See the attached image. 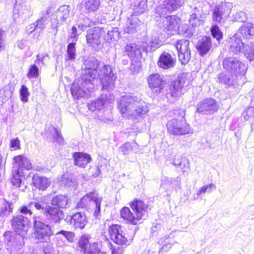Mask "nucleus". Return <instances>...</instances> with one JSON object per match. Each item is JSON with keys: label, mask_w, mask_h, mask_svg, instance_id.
I'll return each instance as SVG.
<instances>
[{"label": "nucleus", "mask_w": 254, "mask_h": 254, "mask_svg": "<svg viewBox=\"0 0 254 254\" xmlns=\"http://www.w3.org/2000/svg\"><path fill=\"white\" fill-rule=\"evenodd\" d=\"M233 8V4L230 2L222 3L215 6L213 10V20L216 23H221L230 15Z\"/></svg>", "instance_id": "f8f14e48"}, {"label": "nucleus", "mask_w": 254, "mask_h": 254, "mask_svg": "<svg viewBox=\"0 0 254 254\" xmlns=\"http://www.w3.org/2000/svg\"><path fill=\"white\" fill-rule=\"evenodd\" d=\"M189 23L193 28H195L202 23V20L196 16V13H193L190 15Z\"/></svg>", "instance_id": "6e6d98bb"}, {"label": "nucleus", "mask_w": 254, "mask_h": 254, "mask_svg": "<svg viewBox=\"0 0 254 254\" xmlns=\"http://www.w3.org/2000/svg\"><path fill=\"white\" fill-rule=\"evenodd\" d=\"M52 132L53 133L54 141H56L59 144H63L64 142V138L57 128L53 127V131H52Z\"/></svg>", "instance_id": "5fc2aeb1"}, {"label": "nucleus", "mask_w": 254, "mask_h": 254, "mask_svg": "<svg viewBox=\"0 0 254 254\" xmlns=\"http://www.w3.org/2000/svg\"><path fill=\"white\" fill-rule=\"evenodd\" d=\"M178 20L175 15L167 16L163 20L164 26L168 30H175L178 27Z\"/></svg>", "instance_id": "c9c22d12"}, {"label": "nucleus", "mask_w": 254, "mask_h": 254, "mask_svg": "<svg viewBox=\"0 0 254 254\" xmlns=\"http://www.w3.org/2000/svg\"><path fill=\"white\" fill-rule=\"evenodd\" d=\"M222 65L225 69L233 74L237 79H241L245 75L248 67L247 64L232 57L225 58Z\"/></svg>", "instance_id": "20e7f679"}, {"label": "nucleus", "mask_w": 254, "mask_h": 254, "mask_svg": "<svg viewBox=\"0 0 254 254\" xmlns=\"http://www.w3.org/2000/svg\"><path fill=\"white\" fill-rule=\"evenodd\" d=\"M5 32L4 30L0 29V52L5 48Z\"/></svg>", "instance_id": "338daca9"}, {"label": "nucleus", "mask_w": 254, "mask_h": 254, "mask_svg": "<svg viewBox=\"0 0 254 254\" xmlns=\"http://www.w3.org/2000/svg\"><path fill=\"white\" fill-rule=\"evenodd\" d=\"M11 225L16 234L26 237L29 229L30 220L29 217L22 214H17L11 221Z\"/></svg>", "instance_id": "9d476101"}, {"label": "nucleus", "mask_w": 254, "mask_h": 254, "mask_svg": "<svg viewBox=\"0 0 254 254\" xmlns=\"http://www.w3.org/2000/svg\"><path fill=\"white\" fill-rule=\"evenodd\" d=\"M244 39L254 38V24L251 22L244 23L239 29V32Z\"/></svg>", "instance_id": "b1692460"}, {"label": "nucleus", "mask_w": 254, "mask_h": 254, "mask_svg": "<svg viewBox=\"0 0 254 254\" xmlns=\"http://www.w3.org/2000/svg\"><path fill=\"white\" fill-rule=\"evenodd\" d=\"M129 23L127 24L124 29L125 32L128 33H133L135 30L138 23V20L137 17H129L128 19Z\"/></svg>", "instance_id": "ea45409f"}, {"label": "nucleus", "mask_w": 254, "mask_h": 254, "mask_svg": "<svg viewBox=\"0 0 254 254\" xmlns=\"http://www.w3.org/2000/svg\"><path fill=\"white\" fill-rule=\"evenodd\" d=\"M124 53H126L130 59H139L141 57L139 46L134 43L127 44L125 47Z\"/></svg>", "instance_id": "a878e982"}, {"label": "nucleus", "mask_w": 254, "mask_h": 254, "mask_svg": "<svg viewBox=\"0 0 254 254\" xmlns=\"http://www.w3.org/2000/svg\"><path fill=\"white\" fill-rule=\"evenodd\" d=\"M70 223L75 229L84 228L87 223V219L85 214L81 212L74 214L70 217Z\"/></svg>", "instance_id": "393cba45"}, {"label": "nucleus", "mask_w": 254, "mask_h": 254, "mask_svg": "<svg viewBox=\"0 0 254 254\" xmlns=\"http://www.w3.org/2000/svg\"><path fill=\"white\" fill-rule=\"evenodd\" d=\"M47 21V18L45 16H42L40 19H37L35 23L37 28H40L42 30L45 28Z\"/></svg>", "instance_id": "e2e57ef3"}, {"label": "nucleus", "mask_w": 254, "mask_h": 254, "mask_svg": "<svg viewBox=\"0 0 254 254\" xmlns=\"http://www.w3.org/2000/svg\"><path fill=\"white\" fill-rule=\"evenodd\" d=\"M149 87L151 88H158L159 92L163 88L166 83L164 76L158 73H154L150 75L147 78Z\"/></svg>", "instance_id": "6ab92c4d"}, {"label": "nucleus", "mask_w": 254, "mask_h": 254, "mask_svg": "<svg viewBox=\"0 0 254 254\" xmlns=\"http://www.w3.org/2000/svg\"><path fill=\"white\" fill-rule=\"evenodd\" d=\"M179 32L185 37H190L193 34L194 30L192 28H190L187 24H183L178 28Z\"/></svg>", "instance_id": "09e8293b"}, {"label": "nucleus", "mask_w": 254, "mask_h": 254, "mask_svg": "<svg viewBox=\"0 0 254 254\" xmlns=\"http://www.w3.org/2000/svg\"><path fill=\"white\" fill-rule=\"evenodd\" d=\"M167 128L168 132L173 135L186 134L190 130L189 124L185 119L181 116L169 120L167 124Z\"/></svg>", "instance_id": "0eeeda50"}, {"label": "nucleus", "mask_w": 254, "mask_h": 254, "mask_svg": "<svg viewBox=\"0 0 254 254\" xmlns=\"http://www.w3.org/2000/svg\"><path fill=\"white\" fill-rule=\"evenodd\" d=\"M103 198L96 191H90L83 196L77 202V208L85 209L90 208L91 206H95L94 215L97 217L100 213L101 203Z\"/></svg>", "instance_id": "423d86ee"}, {"label": "nucleus", "mask_w": 254, "mask_h": 254, "mask_svg": "<svg viewBox=\"0 0 254 254\" xmlns=\"http://www.w3.org/2000/svg\"><path fill=\"white\" fill-rule=\"evenodd\" d=\"M245 120H248L250 118L254 117V108L250 107L243 112V114Z\"/></svg>", "instance_id": "69168bd1"}, {"label": "nucleus", "mask_w": 254, "mask_h": 254, "mask_svg": "<svg viewBox=\"0 0 254 254\" xmlns=\"http://www.w3.org/2000/svg\"><path fill=\"white\" fill-rule=\"evenodd\" d=\"M139 98L131 95L122 96L119 101L118 108L124 118L130 119Z\"/></svg>", "instance_id": "6e6552de"}, {"label": "nucleus", "mask_w": 254, "mask_h": 254, "mask_svg": "<svg viewBox=\"0 0 254 254\" xmlns=\"http://www.w3.org/2000/svg\"><path fill=\"white\" fill-rule=\"evenodd\" d=\"M168 3V8L173 11L176 10L182 6L186 0H165Z\"/></svg>", "instance_id": "79ce46f5"}, {"label": "nucleus", "mask_w": 254, "mask_h": 254, "mask_svg": "<svg viewBox=\"0 0 254 254\" xmlns=\"http://www.w3.org/2000/svg\"><path fill=\"white\" fill-rule=\"evenodd\" d=\"M34 202H37V201H31L27 205H24L21 206L19 210V213L18 214H21L24 215V216L27 217H31L32 214V212L31 211V209L34 208V206L31 205V203Z\"/></svg>", "instance_id": "de8ad7c7"}, {"label": "nucleus", "mask_w": 254, "mask_h": 254, "mask_svg": "<svg viewBox=\"0 0 254 254\" xmlns=\"http://www.w3.org/2000/svg\"><path fill=\"white\" fill-rule=\"evenodd\" d=\"M244 48V53L246 58L250 61L254 60V45L251 47L245 46Z\"/></svg>", "instance_id": "864d4df0"}, {"label": "nucleus", "mask_w": 254, "mask_h": 254, "mask_svg": "<svg viewBox=\"0 0 254 254\" xmlns=\"http://www.w3.org/2000/svg\"><path fill=\"white\" fill-rule=\"evenodd\" d=\"M75 43L71 42L68 44L67 47L66 54L65 55V61H73L76 58Z\"/></svg>", "instance_id": "4c0bfd02"}, {"label": "nucleus", "mask_w": 254, "mask_h": 254, "mask_svg": "<svg viewBox=\"0 0 254 254\" xmlns=\"http://www.w3.org/2000/svg\"><path fill=\"white\" fill-rule=\"evenodd\" d=\"M74 164L80 167L84 168L90 162L91 156L83 152H74L73 154Z\"/></svg>", "instance_id": "bb28decb"}, {"label": "nucleus", "mask_w": 254, "mask_h": 254, "mask_svg": "<svg viewBox=\"0 0 254 254\" xmlns=\"http://www.w3.org/2000/svg\"><path fill=\"white\" fill-rule=\"evenodd\" d=\"M84 254H105L100 250V245L98 243H90Z\"/></svg>", "instance_id": "c03bdc74"}, {"label": "nucleus", "mask_w": 254, "mask_h": 254, "mask_svg": "<svg viewBox=\"0 0 254 254\" xmlns=\"http://www.w3.org/2000/svg\"><path fill=\"white\" fill-rule=\"evenodd\" d=\"M71 32L69 33L68 36V40L69 41L70 40H71V42H74L76 43L77 41L76 36H77V28L75 26H72V27L71 29Z\"/></svg>", "instance_id": "774afa93"}, {"label": "nucleus", "mask_w": 254, "mask_h": 254, "mask_svg": "<svg viewBox=\"0 0 254 254\" xmlns=\"http://www.w3.org/2000/svg\"><path fill=\"white\" fill-rule=\"evenodd\" d=\"M133 146L130 142H126L120 147V151L123 154H127L133 150Z\"/></svg>", "instance_id": "4d7b16f0"}, {"label": "nucleus", "mask_w": 254, "mask_h": 254, "mask_svg": "<svg viewBox=\"0 0 254 254\" xmlns=\"http://www.w3.org/2000/svg\"><path fill=\"white\" fill-rule=\"evenodd\" d=\"M58 234H62L69 241L72 242L74 240L75 235L73 233L70 231H66L64 230H62L56 233V235Z\"/></svg>", "instance_id": "680f3d73"}, {"label": "nucleus", "mask_w": 254, "mask_h": 254, "mask_svg": "<svg viewBox=\"0 0 254 254\" xmlns=\"http://www.w3.org/2000/svg\"><path fill=\"white\" fill-rule=\"evenodd\" d=\"M147 9V4L146 0H141L135 6L134 12L136 15H139L143 13Z\"/></svg>", "instance_id": "603ef678"}, {"label": "nucleus", "mask_w": 254, "mask_h": 254, "mask_svg": "<svg viewBox=\"0 0 254 254\" xmlns=\"http://www.w3.org/2000/svg\"><path fill=\"white\" fill-rule=\"evenodd\" d=\"M176 62V59L174 56L167 52H163L159 57L158 62V66L164 69H168L173 67Z\"/></svg>", "instance_id": "dca6fc26"}, {"label": "nucleus", "mask_w": 254, "mask_h": 254, "mask_svg": "<svg viewBox=\"0 0 254 254\" xmlns=\"http://www.w3.org/2000/svg\"><path fill=\"white\" fill-rule=\"evenodd\" d=\"M101 62L95 57H90L86 58L83 62L81 80L84 81L85 85L90 83L88 89L94 87V81L98 77L97 68L100 65Z\"/></svg>", "instance_id": "f03ea898"}, {"label": "nucleus", "mask_w": 254, "mask_h": 254, "mask_svg": "<svg viewBox=\"0 0 254 254\" xmlns=\"http://www.w3.org/2000/svg\"><path fill=\"white\" fill-rule=\"evenodd\" d=\"M13 210L12 203L5 201L0 207V216H5L8 215Z\"/></svg>", "instance_id": "a18cd8bd"}, {"label": "nucleus", "mask_w": 254, "mask_h": 254, "mask_svg": "<svg viewBox=\"0 0 254 254\" xmlns=\"http://www.w3.org/2000/svg\"><path fill=\"white\" fill-rule=\"evenodd\" d=\"M39 75V69L38 67L35 65H32L29 71L27 74V77L29 78L32 77H37Z\"/></svg>", "instance_id": "bf43d9fd"}, {"label": "nucleus", "mask_w": 254, "mask_h": 254, "mask_svg": "<svg viewBox=\"0 0 254 254\" xmlns=\"http://www.w3.org/2000/svg\"><path fill=\"white\" fill-rule=\"evenodd\" d=\"M99 72L98 71V77L101 79V77L114 74L112 72V67L109 65H104L102 63H100L99 66Z\"/></svg>", "instance_id": "a19ab883"}, {"label": "nucleus", "mask_w": 254, "mask_h": 254, "mask_svg": "<svg viewBox=\"0 0 254 254\" xmlns=\"http://www.w3.org/2000/svg\"><path fill=\"white\" fill-rule=\"evenodd\" d=\"M210 31L213 38L217 40L218 44H219L223 36V33L219 27L217 25H214L211 27Z\"/></svg>", "instance_id": "8fccbe9b"}, {"label": "nucleus", "mask_w": 254, "mask_h": 254, "mask_svg": "<svg viewBox=\"0 0 254 254\" xmlns=\"http://www.w3.org/2000/svg\"><path fill=\"white\" fill-rule=\"evenodd\" d=\"M108 102L106 100H104V96L102 95L101 98L88 104L89 110L91 111H94L96 109L101 110Z\"/></svg>", "instance_id": "58836bf2"}, {"label": "nucleus", "mask_w": 254, "mask_h": 254, "mask_svg": "<svg viewBox=\"0 0 254 254\" xmlns=\"http://www.w3.org/2000/svg\"><path fill=\"white\" fill-rule=\"evenodd\" d=\"M23 171H20L19 169L13 168L11 183L12 185L17 188H20L22 184V179L24 177Z\"/></svg>", "instance_id": "f704fd0d"}, {"label": "nucleus", "mask_w": 254, "mask_h": 254, "mask_svg": "<svg viewBox=\"0 0 254 254\" xmlns=\"http://www.w3.org/2000/svg\"><path fill=\"white\" fill-rule=\"evenodd\" d=\"M218 82L224 84L230 85H237L239 84V80L241 79L236 77L235 75H229L225 72L221 73L218 78Z\"/></svg>", "instance_id": "c85d7f7f"}, {"label": "nucleus", "mask_w": 254, "mask_h": 254, "mask_svg": "<svg viewBox=\"0 0 254 254\" xmlns=\"http://www.w3.org/2000/svg\"><path fill=\"white\" fill-rule=\"evenodd\" d=\"M18 0H16V4L14 7V12L22 17H26L30 15L31 7L25 4H17Z\"/></svg>", "instance_id": "72a5a7b5"}, {"label": "nucleus", "mask_w": 254, "mask_h": 254, "mask_svg": "<svg viewBox=\"0 0 254 254\" xmlns=\"http://www.w3.org/2000/svg\"><path fill=\"white\" fill-rule=\"evenodd\" d=\"M229 45L230 53L234 54H238L245 47L244 43L242 42V40L239 33H236L230 37Z\"/></svg>", "instance_id": "f3484780"}, {"label": "nucleus", "mask_w": 254, "mask_h": 254, "mask_svg": "<svg viewBox=\"0 0 254 254\" xmlns=\"http://www.w3.org/2000/svg\"><path fill=\"white\" fill-rule=\"evenodd\" d=\"M103 29L101 27H95L90 29L87 31L86 41L87 43L93 45H98L100 43V38L103 34Z\"/></svg>", "instance_id": "4be33fe9"}, {"label": "nucleus", "mask_w": 254, "mask_h": 254, "mask_svg": "<svg viewBox=\"0 0 254 254\" xmlns=\"http://www.w3.org/2000/svg\"><path fill=\"white\" fill-rule=\"evenodd\" d=\"M189 45L190 41L185 39L178 40L175 44L178 52L179 59L182 64H186L190 59Z\"/></svg>", "instance_id": "4468645a"}, {"label": "nucleus", "mask_w": 254, "mask_h": 254, "mask_svg": "<svg viewBox=\"0 0 254 254\" xmlns=\"http://www.w3.org/2000/svg\"><path fill=\"white\" fill-rule=\"evenodd\" d=\"M188 83V79L185 74L178 76L171 82L167 90L166 97L169 99L171 98H177L182 94L183 88Z\"/></svg>", "instance_id": "1a4fd4ad"}, {"label": "nucleus", "mask_w": 254, "mask_h": 254, "mask_svg": "<svg viewBox=\"0 0 254 254\" xmlns=\"http://www.w3.org/2000/svg\"><path fill=\"white\" fill-rule=\"evenodd\" d=\"M43 252L45 254H59V251L50 245L45 246L44 248Z\"/></svg>", "instance_id": "0e129e2a"}, {"label": "nucleus", "mask_w": 254, "mask_h": 254, "mask_svg": "<svg viewBox=\"0 0 254 254\" xmlns=\"http://www.w3.org/2000/svg\"><path fill=\"white\" fill-rule=\"evenodd\" d=\"M218 109V105L216 101L212 98H207L198 103L196 112L202 115H212Z\"/></svg>", "instance_id": "ddd939ff"}, {"label": "nucleus", "mask_w": 254, "mask_h": 254, "mask_svg": "<svg viewBox=\"0 0 254 254\" xmlns=\"http://www.w3.org/2000/svg\"><path fill=\"white\" fill-rule=\"evenodd\" d=\"M116 77L115 74L101 77L100 82L102 85V89L104 91H110L114 90Z\"/></svg>", "instance_id": "7c9ffc66"}, {"label": "nucleus", "mask_w": 254, "mask_h": 254, "mask_svg": "<svg viewBox=\"0 0 254 254\" xmlns=\"http://www.w3.org/2000/svg\"><path fill=\"white\" fill-rule=\"evenodd\" d=\"M155 11L157 14H158L161 17H164L168 16L167 14L173 11V10H170L168 8V3L166 2L165 0L163 5H160L156 7Z\"/></svg>", "instance_id": "37998d69"}, {"label": "nucleus", "mask_w": 254, "mask_h": 254, "mask_svg": "<svg viewBox=\"0 0 254 254\" xmlns=\"http://www.w3.org/2000/svg\"><path fill=\"white\" fill-rule=\"evenodd\" d=\"M172 164L176 167L177 168H180L182 170L183 173L188 172L190 169L189 161L185 158H175Z\"/></svg>", "instance_id": "e433bc0d"}, {"label": "nucleus", "mask_w": 254, "mask_h": 254, "mask_svg": "<svg viewBox=\"0 0 254 254\" xmlns=\"http://www.w3.org/2000/svg\"><path fill=\"white\" fill-rule=\"evenodd\" d=\"M161 45V40L156 36H152L148 43L144 44L143 47L146 52H152L156 50Z\"/></svg>", "instance_id": "2f4dec72"}, {"label": "nucleus", "mask_w": 254, "mask_h": 254, "mask_svg": "<svg viewBox=\"0 0 254 254\" xmlns=\"http://www.w3.org/2000/svg\"><path fill=\"white\" fill-rule=\"evenodd\" d=\"M90 236L88 235H83L79 240L78 245L80 249L84 252L87 250L89 246Z\"/></svg>", "instance_id": "3c124183"}, {"label": "nucleus", "mask_w": 254, "mask_h": 254, "mask_svg": "<svg viewBox=\"0 0 254 254\" xmlns=\"http://www.w3.org/2000/svg\"><path fill=\"white\" fill-rule=\"evenodd\" d=\"M62 182L65 186L69 187L76 184V180L71 176H64L63 178Z\"/></svg>", "instance_id": "13d9d810"}, {"label": "nucleus", "mask_w": 254, "mask_h": 254, "mask_svg": "<svg viewBox=\"0 0 254 254\" xmlns=\"http://www.w3.org/2000/svg\"><path fill=\"white\" fill-rule=\"evenodd\" d=\"M100 4V0H88L85 3V7L89 12L97 10Z\"/></svg>", "instance_id": "49530a36"}, {"label": "nucleus", "mask_w": 254, "mask_h": 254, "mask_svg": "<svg viewBox=\"0 0 254 254\" xmlns=\"http://www.w3.org/2000/svg\"><path fill=\"white\" fill-rule=\"evenodd\" d=\"M70 8L69 5H62L55 12V15L56 17L57 23L56 25L60 22H64L69 15Z\"/></svg>", "instance_id": "cd10ccee"}, {"label": "nucleus", "mask_w": 254, "mask_h": 254, "mask_svg": "<svg viewBox=\"0 0 254 254\" xmlns=\"http://www.w3.org/2000/svg\"><path fill=\"white\" fill-rule=\"evenodd\" d=\"M90 86V83L86 84L85 85L84 81L82 80V83L81 87H79L76 85L75 83H74L72 87L71 88V93L74 98L78 99L80 97H84L87 96L86 95L87 91L89 92H91L95 87V86L92 89H88V87Z\"/></svg>", "instance_id": "412c9836"}, {"label": "nucleus", "mask_w": 254, "mask_h": 254, "mask_svg": "<svg viewBox=\"0 0 254 254\" xmlns=\"http://www.w3.org/2000/svg\"><path fill=\"white\" fill-rule=\"evenodd\" d=\"M33 220L36 238L41 242L50 241V237L54 235L52 226L45 223L44 219L38 216H34Z\"/></svg>", "instance_id": "39448f33"}, {"label": "nucleus", "mask_w": 254, "mask_h": 254, "mask_svg": "<svg viewBox=\"0 0 254 254\" xmlns=\"http://www.w3.org/2000/svg\"><path fill=\"white\" fill-rule=\"evenodd\" d=\"M51 204L57 208H64L68 204V198L64 195H58L51 200Z\"/></svg>", "instance_id": "473e14b6"}, {"label": "nucleus", "mask_w": 254, "mask_h": 254, "mask_svg": "<svg viewBox=\"0 0 254 254\" xmlns=\"http://www.w3.org/2000/svg\"><path fill=\"white\" fill-rule=\"evenodd\" d=\"M34 186L39 190H45L50 185V181L47 178L35 175L32 178Z\"/></svg>", "instance_id": "c756f323"}, {"label": "nucleus", "mask_w": 254, "mask_h": 254, "mask_svg": "<svg viewBox=\"0 0 254 254\" xmlns=\"http://www.w3.org/2000/svg\"><path fill=\"white\" fill-rule=\"evenodd\" d=\"M132 211L128 207L120 211L121 217L126 223L131 225L140 224L148 216V205L141 200L135 199L129 203Z\"/></svg>", "instance_id": "f257e3e1"}, {"label": "nucleus", "mask_w": 254, "mask_h": 254, "mask_svg": "<svg viewBox=\"0 0 254 254\" xmlns=\"http://www.w3.org/2000/svg\"><path fill=\"white\" fill-rule=\"evenodd\" d=\"M13 168L23 171L24 169L30 170L32 168V164L28 158L23 155L14 156L13 158Z\"/></svg>", "instance_id": "aec40b11"}, {"label": "nucleus", "mask_w": 254, "mask_h": 254, "mask_svg": "<svg viewBox=\"0 0 254 254\" xmlns=\"http://www.w3.org/2000/svg\"><path fill=\"white\" fill-rule=\"evenodd\" d=\"M109 233L111 239L116 244L120 245H126L127 239L120 226L112 225L109 227Z\"/></svg>", "instance_id": "2eb2a0df"}, {"label": "nucleus", "mask_w": 254, "mask_h": 254, "mask_svg": "<svg viewBox=\"0 0 254 254\" xmlns=\"http://www.w3.org/2000/svg\"><path fill=\"white\" fill-rule=\"evenodd\" d=\"M21 100L24 102L28 101V97L29 95L28 88L24 85H22L20 90Z\"/></svg>", "instance_id": "052dcab7"}, {"label": "nucleus", "mask_w": 254, "mask_h": 254, "mask_svg": "<svg viewBox=\"0 0 254 254\" xmlns=\"http://www.w3.org/2000/svg\"><path fill=\"white\" fill-rule=\"evenodd\" d=\"M211 46V38L210 37L204 36L198 41L196 48L201 56H204L210 51Z\"/></svg>", "instance_id": "5701e85b"}, {"label": "nucleus", "mask_w": 254, "mask_h": 254, "mask_svg": "<svg viewBox=\"0 0 254 254\" xmlns=\"http://www.w3.org/2000/svg\"><path fill=\"white\" fill-rule=\"evenodd\" d=\"M31 205L34 206L36 210L41 212L50 224L59 223L64 218L63 211L57 207L49 205L44 206L40 202L32 203Z\"/></svg>", "instance_id": "7ed1b4c3"}, {"label": "nucleus", "mask_w": 254, "mask_h": 254, "mask_svg": "<svg viewBox=\"0 0 254 254\" xmlns=\"http://www.w3.org/2000/svg\"><path fill=\"white\" fill-rule=\"evenodd\" d=\"M148 112L149 108L146 104L139 99L129 119L138 120L139 118L143 119Z\"/></svg>", "instance_id": "a211bd4d"}, {"label": "nucleus", "mask_w": 254, "mask_h": 254, "mask_svg": "<svg viewBox=\"0 0 254 254\" xmlns=\"http://www.w3.org/2000/svg\"><path fill=\"white\" fill-rule=\"evenodd\" d=\"M4 243L10 251H17L21 249L24 245L23 237L18 234H12L10 232H6L4 234Z\"/></svg>", "instance_id": "9b49d317"}]
</instances>
